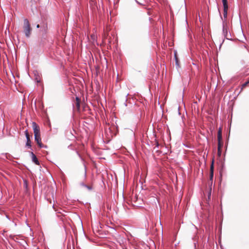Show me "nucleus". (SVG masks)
I'll return each mask as SVG.
<instances>
[{
    "label": "nucleus",
    "instance_id": "obj_8",
    "mask_svg": "<svg viewBox=\"0 0 249 249\" xmlns=\"http://www.w3.org/2000/svg\"><path fill=\"white\" fill-rule=\"evenodd\" d=\"M32 154V161L36 163V165H39V161L37 159L36 155L33 153H31Z\"/></svg>",
    "mask_w": 249,
    "mask_h": 249
},
{
    "label": "nucleus",
    "instance_id": "obj_4",
    "mask_svg": "<svg viewBox=\"0 0 249 249\" xmlns=\"http://www.w3.org/2000/svg\"><path fill=\"white\" fill-rule=\"evenodd\" d=\"M32 126L35 136L40 135L39 127L35 122H33Z\"/></svg>",
    "mask_w": 249,
    "mask_h": 249
},
{
    "label": "nucleus",
    "instance_id": "obj_7",
    "mask_svg": "<svg viewBox=\"0 0 249 249\" xmlns=\"http://www.w3.org/2000/svg\"><path fill=\"white\" fill-rule=\"evenodd\" d=\"M35 141L37 143L40 147H41V138L40 135H35Z\"/></svg>",
    "mask_w": 249,
    "mask_h": 249
},
{
    "label": "nucleus",
    "instance_id": "obj_5",
    "mask_svg": "<svg viewBox=\"0 0 249 249\" xmlns=\"http://www.w3.org/2000/svg\"><path fill=\"white\" fill-rule=\"evenodd\" d=\"M25 136H26V139H27V142H26V145L29 148H30L31 147V141H30V136L28 134L27 130H25Z\"/></svg>",
    "mask_w": 249,
    "mask_h": 249
},
{
    "label": "nucleus",
    "instance_id": "obj_13",
    "mask_svg": "<svg viewBox=\"0 0 249 249\" xmlns=\"http://www.w3.org/2000/svg\"><path fill=\"white\" fill-rule=\"evenodd\" d=\"M174 54H175V60H176V63H178V62L179 60L177 57V53L175 52V53H174Z\"/></svg>",
    "mask_w": 249,
    "mask_h": 249
},
{
    "label": "nucleus",
    "instance_id": "obj_17",
    "mask_svg": "<svg viewBox=\"0 0 249 249\" xmlns=\"http://www.w3.org/2000/svg\"><path fill=\"white\" fill-rule=\"evenodd\" d=\"M179 63H176L177 66L179 67Z\"/></svg>",
    "mask_w": 249,
    "mask_h": 249
},
{
    "label": "nucleus",
    "instance_id": "obj_18",
    "mask_svg": "<svg viewBox=\"0 0 249 249\" xmlns=\"http://www.w3.org/2000/svg\"><path fill=\"white\" fill-rule=\"evenodd\" d=\"M36 27H37V28H39V24H37V25H36Z\"/></svg>",
    "mask_w": 249,
    "mask_h": 249
},
{
    "label": "nucleus",
    "instance_id": "obj_3",
    "mask_svg": "<svg viewBox=\"0 0 249 249\" xmlns=\"http://www.w3.org/2000/svg\"><path fill=\"white\" fill-rule=\"evenodd\" d=\"M222 3L224 8L223 17L224 18H226L227 17V13L228 9V4L227 0H222Z\"/></svg>",
    "mask_w": 249,
    "mask_h": 249
},
{
    "label": "nucleus",
    "instance_id": "obj_16",
    "mask_svg": "<svg viewBox=\"0 0 249 249\" xmlns=\"http://www.w3.org/2000/svg\"><path fill=\"white\" fill-rule=\"evenodd\" d=\"M36 80L37 82H40V80H38L37 78H36Z\"/></svg>",
    "mask_w": 249,
    "mask_h": 249
},
{
    "label": "nucleus",
    "instance_id": "obj_1",
    "mask_svg": "<svg viewBox=\"0 0 249 249\" xmlns=\"http://www.w3.org/2000/svg\"><path fill=\"white\" fill-rule=\"evenodd\" d=\"M23 29L25 36L27 37H29L31 35L32 28L31 27L29 21L27 18H25L24 19Z\"/></svg>",
    "mask_w": 249,
    "mask_h": 249
},
{
    "label": "nucleus",
    "instance_id": "obj_14",
    "mask_svg": "<svg viewBox=\"0 0 249 249\" xmlns=\"http://www.w3.org/2000/svg\"><path fill=\"white\" fill-rule=\"evenodd\" d=\"M90 37H91V38L93 40V41L94 42V40H95V35H93V34H92V35H91L90 36Z\"/></svg>",
    "mask_w": 249,
    "mask_h": 249
},
{
    "label": "nucleus",
    "instance_id": "obj_15",
    "mask_svg": "<svg viewBox=\"0 0 249 249\" xmlns=\"http://www.w3.org/2000/svg\"><path fill=\"white\" fill-rule=\"evenodd\" d=\"M218 135H222V129L221 128H219V130L218 131Z\"/></svg>",
    "mask_w": 249,
    "mask_h": 249
},
{
    "label": "nucleus",
    "instance_id": "obj_9",
    "mask_svg": "<svg viewBox=\"0 0 249 249\" xmlns=\"http://www.w3.org/2000/svg\"><path fill=\"white\" fill-rule=\"evenodd\" d=\"M81 185L82 186H83V187H85V188H87V189H88V190H91V189H92V188H91V186H88V185H85V184H84L83 183H81Z\"/></svg>",
    "mask_w": 249,
    "mask_h": 249
},
{
    "label": "nucleus",
    "instance_id": "obj_11",
    "mask_svg": "<svg viewBox=\"0 0 249 249\" xmlns=\"http://www.w3.org/2000/svg\"><path fill=\"white\" fill-rule=\"evenodd\" d=\"M249 83V81H247L246 82H245V83H244L242 85V88H241V91L243 90V89L244 88H245L247 85Z\"/></svg>",
    "mask_w": 249,
    "mask_h": 249
},
{
    "label": "nucleus",
    "instance_id": "obj_19",
    "mask_svg": "<svg viewBox=\"0 0 249 249\" xmlns=\"http://www.w3.org/2000/svg\"><path fill=\"white\" fill-rule=\"evenodd\" d=\"M136 2H137L138 3L140 4V3H139L138 1L136 0Z\"/></svg>",
    "mask_w": 249,
    "mask_h": 249
},
{
    "label": "nucleus",
    "instance_id": "obj_2",
    "mask_svg": "<svg viewBox=\"0 0 249 249\" xmlns=\"http://www.w3.org/2000/svg\"><path fill=\"white\" fill-rule=\"evenodd\" d=\"M223 35L225 38L227 39H230V38L231 37V34H228L227 22L225 20L223 21Z\"/></svg>",
    "mask_w": 249,
    "mask_h": 249
},
{
    "label": "nucleus",
    "instance_id": "obj_6",
    "mask_svg": "<svg viewBox=\"0 0 249 249\" xmlns=\"http://www.w3.org/2000/svg\"><path fill=\"white\" fill-rule=\"evenodd\" d=\"M217 139H218V152H220V149L221 147L222 146V144L221 143V141L222 139V135H218L217 136Z\"/></svg>",
    "mask_w": 249,
    "mask_h": 249
},
{
    "label": "nucleus",
    "instance_id": "obj_10",
    "mask_svg": "<svg viewBox=\"0 0 249 249\" xmlns=\"http://www.w3.org/2000/svg\"><path fill=\"white\" fill-rule=\"evenodd\" d=\"M213 163H212V164L211 165V179L213 178Z\"/></svg>",
    "mask_w": 249,
    "mask_h": 249
},
{
    "label": "nucleus",
    "instance_id": "obj_12",
    "mask_svg": "<svg viewBox=\"0 0 249 249\" xmlns=\"http://www.w3.org/2000/svg\"><path fill=\"white\" fill-rule=\"evenodd\" d=\"M76 106L78 108H79L80 107V101L78 97L76 98Z\"/></svg>",
    "mask_w": 249,
    "mask_h": 249
}]
</instances>
